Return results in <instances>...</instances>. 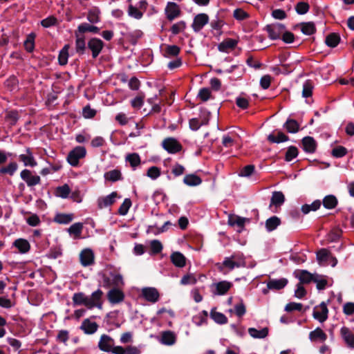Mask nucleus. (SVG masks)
I'll use <instances>...</instances> for the list:
<instances>
[{
  "instance_id": "obj_1",
  "label": "nucleus",
  "mask_w": 354,
  "mask_h": 354,
  "mask_svg": "<svg viewBox=\"0 0 354 354\" xmlns=\"http://www.w3.org/2000/svg\"><path fill=\"white\" fill-rule=\"evenodd\" d=\"M103 292L100 289L94 291L91 295H86L84 292H76L73 294L72 300L75 306H84L88 309L97 308L102 309V297Z\"/></svg>"
},
{
  "instance_id": "obj_2",
  "label": "nucleus",
  "mask_w": 354,
  "mask_h": 354,
  "mask_svg": "<svg viewBox=\"0 0 354 354\" xmlns=\"http://www.w3.org/2000/svg\"><path fill=\"white\" fill-rule=\"evenodd\" d=\"M86 149L84 147L78 146L71 151L67 156L68 162L73 167H76L79 164L80 159L86 156Z\"/></svg>"
},
{
  "instance_id": "obj_3",
  "label": "nucleus",
  "mask_w": 354,
  "mask_h": 354,
  "mask_svg": "<svg viewBox=\"0 0 354 354\" xmlns=\"http://www.w3.org/2000/svg\"><path fill=\"white\" fill-rule=\"evenodd\" d=\"M115 341L114 339L108 335L103 334L101 335L99 342H98V348L104 351L107 353H112L115 354V349L116 346H114Z\"/></svg>"
},
{
  "instance_id": "obj_4",
  "label": "nucleus",
  "mask_w": 354,
  "mask_h": 354,
  "mask_svg": "<svg viewBox=\"0 0 354 354\" xmlns=\"http://www.w3.org/2000/svg\"><path fill=\"white\" fill-rule=\"evenodd\" d=\"M265 29L268 33L269 38L272 40H276L281 37L286 30V27L282 24L275 23L267 25Z\"/></svg>"
},
{
  "instance_id": "obj_5",
  "label": "nucleus",
  "mask_w": 354,
  "mask_h": 354,
  "mask_svg": "<svg viewBox=\"0 0 354 354\" xmlns=\"http://www.w3.org/2000/svg\"><path fill=\"white\" fill-rule=\"evenodd\" d=\"M20 177L26 183L28 187H34L41 183L40 176L34 175L32 171L27 169L21 171Z\"/></svg>"
},
{
  "instance_id": "obj_6",
  "label": "nucleus",
  "mask_w": 354,
  "mask_h": 354,
  "mask_svg": "<svg viewBox=\"0 0 354 354\" xmlns=\"http://www.w3.org/2000/svg\"><path fill=\"white\" fill-rule=\"evenodd\" d=\"M317 260L320 266H326L330 261L332 262V266H335L337 260L332 257L330 252L326 249H321L317 252Z\"/></svg>"
},
{
  "instance_id": "obj_7",
  "label": "nucleus",
  "mask_w": 354,
  "mask_h": 354,
  "mask_svg": "<svg viewBox=\"0 0 354 354\" xmlns=\"http://www.w3.org/2000/svg\"><path fill=\"white\" fill-rule=\"evenodd\" d=\"M288 283L286 278L271 279L267 282V288L262 290L263 294H267L268 290H279L283 288Z\"/></svg>"
},
{
  "instance_id": "obj_8",
  "label": "nucleus",
  "mask_w": 354,
  "mask_h": 354,
  "mask_svg": "<svg viewBox=\"0 0 354 354\" xmlns=\"http://www.w3.org/2000/svg\"><path fill=\"white\" fill-rule=\"evenodd\" d=\"M162 147L169 153H176L182 149L181 145L174 138H167L162 142Z\"/></svg>"
},
{
  "instance_id": "obj_9",
  "label": "nucleus",
  "mask_w": 354,
  "mask_h": 354,
  "mask_svg": "<svg viewBox=\"0 0 354 354\" xmlns=\"http://www.w3.org/2000/svg\"><path fill=\"white\" fill-rule=\"evenodd\" d=\"M328 310L325 302H322L313 309V317L320 322H325L328 318Z\"/></svg>"
},
{
  "instance_id": "obj_10",
  "label": "nucleus",
  "mask_w": 354,
  "mask_h": 354,
  "mask_svg": "<svg viewBox=\"0 0 354 354\" xmlns=\"http://www.w3.org/2000/svg\"><path fill=\"white\" fill-rule=\"evenodd\" d=\"M232 286V283L231 282L222 281L213 283L211 286V289L214 295H223L227 292Z\"/></svg>"
},
{
  "instance_id": "obj_11",
  "label": "nucleus",
  "mask_w": 354,
  "mask_h": 354,
  "mask_svg": "<svg viewBox=\"0 0 354 354\" xmlns=\"http://www.w3.org/2000/svg\"><path fill=\"white\" fill-rule=\"evenodd\" d=\"M141 294L145 300L151 303H156L159 300L160 294L158 290L155 288H143L141 290Z\"/></svg>"
},
{
  "instance_id": "obj_12",
  "label": "nucleus",
  "mask_w": 354,
  "mask_h": 354,
  "mask_svg": "<svg viewBox=\"0 0 354 354\" xmlns=\"http://www.w3.org/2000/svg\"><path fill=\"white\" fill-rule=\"evenodd\" d=\"M118 197L116 192H113L106 196L99 197L97 200V207L100 209L108 207L115 203Z\"/></svg>"
},
{
  "instance_id": "obj_13",
  "label": "nucleus",
  "mask_w": 354,
  "mask_h": 354,
  "mask_svg": "<svg viewBox=\"0 0 354 354\" xmlns=\"http://www.w3.org/2000/svg\"><path fill=\"white\" fill-rule=\"evenodd\" d=\"M209 21V17L207 14L201 13L195 16L192 27L194 32H199Z\"/></svg>"
},
{
  "instance_id": "obj_14",
  "label": "nucleus",
  "mask_w": 354,
  "mask_h": 354,
  "mask_svg": "<svg viewBox=\"0 0 354 354\" xmlns=\"http://www.w3.org/2000/svg\"><path fill=\"white\" fill-rule=\"evenodd\" d=\"M19 160L24 163L25 167H34L37 166V162L30 148L26 149V153L19 156Z\"/></svg>"
},
{
  "instance_id": "obj_15",
  "label": "nucleus",
  "mask_w": 354,
  "mask_h": 354,
  "mask_svg": "<svg viewBox=\"0 0 354 354\" xmlns=\"http://www.w3.org/2000/svg\"><path fill=\"white\" fill-rule=\"evenodd\" d=\"M104 46L103 41L97 38H92L88 42V47L92 51V56L95 58L100 53Z\"/></svg>"
},
{
  "instance_id": "obj_16",
  "label": "nucleus",
  "mask_w": 354,
  "mask_h": 354,
  "mask_svg": "<svg viewBox=\"0 0 354 354\" xmlns=\"http://www.w3.org/2000/svg\"><path fill=\"white\" fill-rule=\"evenodd\" d=\"M80 259L83 266H91L94 263V254L91 249H84L80 254Z\"/></svg>"
},
{
  "instance_id": "obj_17",
  "label": "nucleus",
  "mask_w": 354,
  "mask_h": 354,
  "mask_svg": "<svg viewBox=\"0 0 354 354\" xmlns=\"http://www.w3.org/2000/svg\"><path fill=\"white\" fill-rule=\"evenodd\" d=\"M107 297L110 303L115 304L120 303L124 300V295L120 289L113 288L108 292Z\"/></svg>"
},
{
  "instance_id": "obj_18",
  "label": "nucleus",
  "mask_w": 354,
  "mask_h": 354,
  "mask_svg": "<svg viewBox=\"0 0 354 354\" xmlns=\"http://www.w3.org/2000/svg\"><path fill=\"white\" fill-rule=\"evenodd\" d=\"M159 342L164 345L171 346L176 342V336L175 333L171 330L163 331L161 333V337Z\"/></svg>"
},
{
  "instance_id": "obj_19",
  "label": "nucleus",
  "mask_w": 354,
  "mask_h": 354,
  "mask_svg": "<svg viewBox=\"0 0 354 354\" xmlns=\"http://www.w3.org/2000/svg\"><path fill=\"white\" fill-rule=\"evenodd\" d=\"M340 334L346 345L351 348H354V334L347 327H342L340 330Z\"/></svg>"
},
{
  "instance_id": "obj_20",
  "label": "nucleus",
  "mask_w": 354,
  "mask_h": 354,
  "mask_svg": "<svg viewBox=\"0 0 354 354\" xmlns=\"http://www.w3.org/2000/svg\"><path fill=\"white\" fill-rule=\"evenodd\" d=\"M167 17L169 20H173L180 15L178 6L174 2H169L165 9Z\"/></svg>"
},
{
  "instance_id": "obj_21",
  "label": "nucleus",
  "mask_w": 354,
  "mask_h": 354,
  "mask_svg": "<svg viewBox=\"0 0 354 354\" xmlns=\"http://www.w3.org/2000/svg\"><path fill=\"white\" fill-rule=\"evenodd\" d=\"M80 328L84 332V333L91 335L97 331L98 325L96 322H91L90 319H86L82 322Z\"/></svg>"
},
{
  "instance_id": "obj_22",
  "label": "nucleus",
  "mask_w": 354,
  "mask_h": 354,
  "mask_svg": "<svg viewBox=\"0 0 354 354\" xmlns=\"http://www.w3.org/2000/svg\"><path fill=\"white\" fill-rule=\"evenodd\" d=\"M302 145L304 150L310 153H314L317 148L315 140L310 136H306L302 139Z\"/></svg>"
},
{
  "instance_id": "obj_23",
  "label": "nucleus",
  "mask_w": 354,
  "mask_h": 354,
  "mask_svg": "<svg viewBox=\"0 0 354 354\" xmlns=\"http://www.w3.org/2000/svg\"><path fill=\"white\" fill-rule=\"evenodd\" d=\"M141 350L139 347L133 345H129L126 347L116 346L115 354H140Z\"/></svg>"
},
{
  "instance_id": "obj_24",
  "label": "nucleus",
  "mask_w": 354,
  "mask_h": 354,
  "mask_svg": "<svg viewBox=\"0 0 354 354\" xmlns=\"http://www.w3.org/2000/svg\"><path fill=\"white\" fill-rule=\"evenodd\" d=\"M171 261L175 266L178 268H183L186 264V258L180 252H173L171 254Z\"/></svg>"
},
{
  "instance_id": "obj_25",
  "label": "nucleus",
  "mask_w": 354,
  "mask_h": 354,
  "mask_svg": "<svg viewBox=\"0 0 354 354\" xmlns=\"http://www.w3.org/2000/svg\"><path fill=\"white\" fill-rule=\"evenodd\" d=\"M237 43L238 42L236 39L228 38L223 40L218 44V49L221 52H228V50L234 48L237 45Z\"/></svg>"
},
{
  "instance_id": "obj_26",
  "label": "nucleus",
  "mask_w": 354,
  "mask_h": 354,
  "mask_svg": "<svg viewBox=\"0 0 354 354\" xmlns=\"http://www.w3.org/2000/svg\"><path fill=\"white\" fill-rule=\"evenodd\" d=\"M309 339L312 342L320 341L323 342L326 340L327 335L320 328H317L309 333Z\"/></svg>"
},
{
  "instance_id": "obj_27",
  "label": "nucleus",
  "mask_w": 354,
  "mask_h": 354,
  "mask_svg": "<svg viewBox=\"0 0 354 354\" xmlns=\"http://www.w3.org/2000/svg\"><path fill=\"white\" fill-rule=\"evenodd\" d=\"M100 10L97 7H93L88 10L87 19L91 24H97L100 21Z\"/></svg>"
},
{
  "instance_id": "obj_28",
  "label": "nucleus",
  "mask_w": 354,
  "mask_h": 354,
  "mask_svg": "<svg viewBox=\"0 0 354 354\" xmlns=\"http://www.w3.org/2000/svg\"><path fill=\"white\" fill-rule=\"evenodd\" d=\"M248 333L253 338L263 339L268 336V328L267 327H264L259 330L255 328H249Z\"/></svg>"
},
{
  "instance_id": "obj_29",
  "label": "nucleus",
  "mask_w": 354,
  "mask_h": 354,
  "mask_svg": "<svg viewBox=\"0 0 354 354\" xmlns=\"http://www.w3.org/2000/svg\"><path fill=\"white\" fill-rule=\"evenodd\" d=\"M296 277L299 280V283H308L312 281H314L315 277L313 275L306 270H298L295 272Z\"/></svg>"
},
{
  "instance_id": "obj_30",
  "label": "nucleus",
  "mask_w": 354,
  "mask_h": 354,
  "mask_svg": "<svg viewBox=\"0 0 354 354\" xmlns=\"http://www.w3.org/2000/svg\"><path fill=\"white\" fill-rule=\"evenodd\" d=\"M217 268L219 271L224 272L225 268H227L228 270H232L236 268L235 261L232 260L230 257H225L222 263H218Z\"/></svg>"
},
{
  "instance_id": "obj_31",
  "label": "nucleus",
  "mask_w": 354,
  "mask_h": 354,
  "mask_svg": "<svg viewBox=\"0 0 354 354\" xmlns=\"http://www.w3.org/2000/svg\"><path fill=\"white\" fill-rule=\"evenodd\" d=\"M21 253H26L30 250V243L28 241L24 239H19L15 241L13 243Z\"/></svg>"
},
{
  "instance_id": "obj_32",
  "label": "nucleus",
  "mask_w": 354,
  "mask_h": 354,
  "mask_svg": "<svg viewBox=\"0 0 354 354\" xmlns=\"http://www.w3.org/2000/svg\"><path fill=\"white\" fill-rule=\"evenodd\" d=\"M285 201V196L281 192H274L271 198L270 207L274 205L281 206Z\"/></svg>"
},
{
  "instance_id": "obj_33",
  "label": "nucleus",
  "mask_w": 354,
  "mask_h": 354,
  "mask_svg": "<svg viewBox=\"0 0 354 354\" xmlns=\"http://www.w3.org/2000/svg\"><path fill=\"white\" fill-rule=\"evenodd\" d=\"M180 49L176 45H167L164 51V57L171 58L178 55Z\"/></svg>"
},
{
  "instance_id": "obj_34",
  "label": "nucleus",
  "mask_w": 354,
  "mask_h": 354,
  "mask_svg": "<svg viewBox=\"0 0 354 354\" xmlns=\"http://www.w3.org/2000/svg\"><path fill=\"white\" fill-rule=\"evenodd\" d=\"M183 182L188 186H197L202 183V180L195 174H188L184 177Z\"/></svg>"
},
{
  "instance_id": "obj_35",
  "label": "nucleus",
  "mask_w": 354,
  "mask_h": 354,
  "mask_svg": "<svg viewBox=\"0 0 354 354\" xmlns=\"http://www.w3.org/2000/svg\"><path fill=\"white\" fill-rule=\"evenodd\" d=\"M104 177L106 180L115 182L122 179V174L118 169H113L106 172Z\"/></svg>"
},
{
  "instance_id": "obj_36",
  "label": "nucleus",
  "mask_w": 354,
  "mask_h": 354,
  "mask_svg": "<svg viewBox=\"0 0 354 354\" xmlns=\"http://www.w3.org/2000/svg\"><path fill=\"white\" fill-rule=\"evenodd\" d=\"M299 26L301 27V31L306 35H311L316 31L315 26L313 22H304Z\"/></svg>"
},
{
  "instance_id": "obj_37",
  "label": "nucleus",
  "mask_w": 354,
  "mask_h": 354,
  "mask_svg": "<svg viewBox=\"0 0 354 354\" xmlns=\"http://www.w3.org/2000/svg\"><path fill=\"white\" fill-rule=\"evenodd\" d=\"M210 317L216 323L219 324H224L227 322V317L224 314L216 311L214 309L211 310Z\"/></svg>"
},
{
  "instance_id": "obj_38",
  "label": "nucleus",
  "mask_w": 354,
  "mask_h": 354,
  "mask_svg": "<svg viewBox=\"0 0 354 354\" xmlns=\"http://www.w3.org/2000/svg\"><path fill=\"white\" fill-rule=\"evenodd\" d=\"M82 229V223H75L68 229V232L69 233L70 235L74 236L75 238H79L81 236Z\"/></svg>"
},
{
  "instance_id": "obj_39",
  "label": "nucleus",
  "mask_w": 354,
  "mask_h": 354,
  "mask_svg": "<svg viewBox=\"0 0 354 354\" xmlns=\"http://www.w3.org/2000/svg\"><path fill=\"white\" fill-rule=\"evenodd\" d=\"M280 219L278 217L274 216L266 220V227L268 232H272L274 230L280 225Z\"/></svg>"
},
{
  "instance_id": "obj_40",
  "label": "nucleus",
  "mask_w": 354,
  "mask_h": 354,
  "mask_svg": "<svg viewBox=\"0 0 354 354\" xmlns=\"http://www.w3.org/2000/svg\"><path fill=\"white\" fill-rule=\"evenodd\" d=\"M232 260L235 261L236 268L245 267L246 262L245 258L241 252H234L230 256Z\"/></svg>"
},
{
  "instance_id": "obj_41",
  "label": "nucleus",
  "mask_w": 354,
  "mask_h": 354,
  "mask_svg": "<svg viewBox=\"0 0 354 354\" xmlns=\"http://www.w3.org/2000/svg\"><path fill=\"white\" fill-rule=\"evenodd\" d=\"M288 133H295L299 131V125L298 122L292 119H288L283 125Z\"/></svg>"
},
{
  "instance_id": "obj_42",
  "label": "nucleus",
  "mask_w": 354,
  "mask_h": 354,
  "mask_svg": "<svg viewBox=\"0 0 354 354\" xmlns=\"http://www.w3.org/2000/svg\"><path fill=\"white\" fill-rule=\"evenodd\" d=\"M340 37L336 33H330L326 38V44L328 46L334 48L339 43Z\"/></svg>"
},
{
  "instance_id": "obj_43",
  "label": "nucleus",
  "mask_w": 354,
  "mask_h": 354,
  "mask_svg": "<svg viewBox=\"0 0 354 354\" xmlns=\"http://www.w3.org/2000/svg\"><path fill=\"white\" fill-rule=\"evenodd\" d=\"M68 45H65L64 48L60 50L58 61L60 65H65L68 62Z\"/></svg>"
},
{
  "instance_id": "obj_44",
  "label": "nucleus",
  "mask_w": 354,
  "mask_h": 354,
  "mask_svg": "<svg viewBox=\"0 0 354 354\" xmlns=\"http://www.w3.org/2000/svg\"><path fill=\"white\" fill-rule=\"evenodd\" d=\"M337 204V200L333 195L326 196L323 200V205L327 209H333Z\"/></svg>"
},
{
  "instance_id": "obj_45",
  "label": "nucleus",
  "mask_w": 354,
  "mask_h": 354,
  "mask_svg": "<svg viewBox=\"0 0 354 354\" xmlns=\"http://www.w3.org/2000/svg\"><path fill=\"white\" fill-rule=\"evenodd\" d=\"M268 139L270 142L274 143H280L288 140V137L282 132H279L277 136L270 134Z\"/></svg>"
},
{
  "instance_id": "obj_46",
  "label": "nucleus",
  "mask_w": 354,
  "mask_h": 354,
  "mask_svg": "<svg viewBox=\"0 0 354 354\" xmlns=\"http://www.w3.org/2000/svg\"><path fill=\"white\" fill-rule=\"evenodd\" d=\"M17 168L18 165L15 162H12L9 163L6 167H1L0 169V173L8 174L10 176H12L17 170Z\"/></svg>"
},
{
  "instance_id": "obj_47",
  "label": "nucleus",
  "mask_w": 354,
  "mask_h": 354,
  "mask_svg": "<svg viewBox=\"0 0 354 354\" xmlns=\"http://www.w3.org/2000/svg\"><path fill=\"white\" fill-rule=\"evenodd\" d=\"M78 30L82 33L86 32L97 33L99 32V28L97 26H92L86 23H83L78 26Z\"/></svg>"
},
{
  "instance_id": "obj_48",
  "label": "nucleus",
  "mask_w": 354,
  "mask_h": 354,
  "mask_svg": "<svg viewBox=\"0 0 354 354\" xmlns=\"http://www.w3.org/2000/svg\"><path fill=\"white\" fill-rule=\"evenodd\" d=\"M126 160L128 161L131 166L135 169L140 164V158L138 153H133L127 156Z\"/></svg>"
},
{
  "instance_id": "obj_49",
  "label": "nucleus",
  "mask_w": 354,
  "mask_h": 354,
  "mask_svg": "<svg viewBox=\"0 0 354 354\" xmlns=\"http://www.w3.org/2000/svg\"><path fill=\"white\" fill-rule=\"evenodd\" d=\"M111 281L112 284L117 287L120 288L124 286V280L122 276L117 272H111Z\"/></svg>"
},
{
  "instance_id": "obj_50",
  "label": "nucleus",
  "mask_w": 354,
  "mask_h": 354,
  "mask_svg": "<svg viewBox=\"0 0 354 354\" xmlns=\"http://www.w3.org/2000/svg\"><path fill=\"white\" fill-rule=\"evenodd\" d=\"M236 142V137L235 136H231L226 134L223 136L222 144L225 147H231Z\"/></svg>"
},
{
  "instance_id": "obj_51",
  "label": "nucleus",
  "mask_w": 354,
  "mask_h": 354,
  "mask_svg": "<svg viewBox=\"0 0 354 354\" xmlns=\"http://www.w3.org/2000/svg\"><path fill=\"white\" fill-rule=\"evenodd\" d=\"M73 218V214H60L56 216L55 221L60 224H68L72 221Z\"/></svg>"
},
{
  "instance_id": "obj_52",
  "label": "nucleus",
  "mask_w": 354,
  "mask_h": 354,
  "mask_svg": "<svg viewBox=\"0 0 354 354\" xmlns=\"http://www.w3.org/2000/svg\"><path fill=\"white\" fill-rule=\"evenodd\" d=\"M131 206V201L129 198H125L118 209L120 215L124 216L128 213L129 208Z\"/></svg>"
},
{
  "instance_id": "obj_53",
  "label": "nucleus",
  "mask_w": 354,
  "mask_h": 354,
  "mask_svg": "<svg viewBox=\"0 0 354 354\" xmlns=\"http://www.w3.org/2000/svg\"><path fill=\"white\" fill-rule=\"evenodd\" d=\"M298 156V149L295 146H290L288 147L286 153L285 159L286 161L290 162L295 158Z\"/></svg>"
},
{
  "instance_id": "obj_54",
  "label": "nucleus",
  "mask_w": 354,
  "mask_h": 354,
  "mask_svg": "<svg viewBox=\"0 0 354 354\" xmlns=\"http://www.w3.org/2000/svg\"><path fill=\"white\" fill-rule=\"evenodd\" d=\"M313 88V86L309 80L305 82L303 84L302 96L304 97H308L311 96Z\"/></svg>"
},
{
  "instance_id": "obj_55",
  "label": "nucleus",
  "mask_w": 354,
  "mask_h": 354,
  "mask_svg": "<svg viewBox=\"0 0 354 354\" xmlns=\"http://www.w3.org/2000/svg\"><path fill=\"white\" fill-rule=\"evenodd\" d=\"M346 153L347 149L342 146H337L335 147L331 152L332 156L335 158H342L346 156Z\"/></svg>"
},
{
  "instance_id": "obj_56",
  "label": "nucleus",
  "mask_w": 354,
  "mask_h": 354,
  "mask_svg": "<svg viewBox=\"0 0 354 354\" xmlns=\"http://www.w3.org/2000/svg\"><path fill=\"white\" fill-rule=\"evenodd\" d=\"M34 39H35V35L33 33H31L27 36V38L24 41V46L27 51L32 52L33 50Z\"/></svg>"
},
{
  "instance_id": "obj_57",
  "label": "nucleus",
  "mask_w": 354,
  "mask_h": 354,
  "mask_svg": "<svg viewBox=\"0 0 354 354\" xmlns=\"http://www.w3.org/2000/svg\"><path fill=\"white\" fill-rule=\"evenodd\" d=\"M70 192L71 189L67 185L59 187L56 190L57 195L63 198H67L70 194Z\"/></svg>"
},
{
  "instance_id": "obj_58",
  "label": "nucleus",
  "mask_w": 354,
  "mask_h": 354,
  "mask_svg": "<svg viewBox=\"0 0 354 354\" xmlns=\"http://www.w3.org/2000/svg\"><path fill=\"white\" fill-rule=\"evenodd\" d=\"M185 28H186L185 22L183 21H180L176 24H174L172 26L171 30L174 35H177V34L180 33V32L183 31L185 29Z\"/></svg>"
},
{
  "instance_id": "obj_59",
  "label": "nucleus",
  "mask_w": 354,
  "mask_h": 354,
  "mask_svg": "<svg viewBox=\"0 0 354 354\" xmlns=\"http://www.w3.org/2000/svg\"><path fill=\"white\" fill-rule=\"evenodd\" d=\"M295 10L299 15H304L309 10V5L306 2H299L295 6Z\"/></svg>"
},
{
  "instance_id": "obj_60",
  "label": "nucleus",
  "mask_w": 354,
  "mask_h": 354,
  "mask_svg": "<svg viewBox=\"0 0 354 354\" xmlns=\"http://www.w3.org/2000/svg\"><path fill=\"white\" fill-rule=\"evenodd\" d=\"M75 47L77 53L82 54L84 53L86 48V44L84 39L83 37H79L78 36H77Z\"/></svg>"
},
{
  "instance_id": "obj_61",
  "label": "nucleus",
  "mask_w": 354,
  "mask_h": 354,
  "mask_svg": "<svg viewBox=\"0 0 354 354\" xmlns=\"http://www.w3.org/2000/svg\"><path fill=\"white\" fill-rule=\"evenodd\" d=\"M82 115L85 118H92L96 115V111L90 105H86L83 108Z\"/></svg>"
},
{
  "instance_id": "obj_62",
  "label": "nucleus",
  "mask_w": 354,
  "mask_h": 354,
  "mask_svg": "<svg viewBox=\"0 0 354 354\" xmlns=\"http://www.w3.org/2000/svg\"><path fill=\"white\" fill-rule=\"evenodd\" d=\"M150 248L153 254H158L162 250V245L158 240H153L150 243Z\"/></svg>"
},
{
  "instance_id": "obj_63",
  "label": "nucleus",
  "mask_w": 354,
  "mask_h": 354,
  "mask_svg": "<svg viewBox=\"0 0 354 354\" xmlns=\"http://www.w3.org/2000/svg\"><path fill=\"white\" fill-rule=\"evenodd\" d=\"M129 15L137 19H140L142 17V12H140L137 8L130 5L128 10Z\"/></svg>"
},
{
  "instance_id": "obj_64",
  "label": "nucleus",
  "mask_w": 354,
  "mask_h": 354,
  "mask_svg": "<svg viewBox=\"0 0 354 354\" xmlns=\"http://www.w3.org/2000/svg\"><path fill=\"white\" fill-rule=\"evenodd\" d=\"M233 16L236 19L239 21L247 19L249 17L248 14L241 8L234 10Z\"/></svg>"
}]
</instances>
